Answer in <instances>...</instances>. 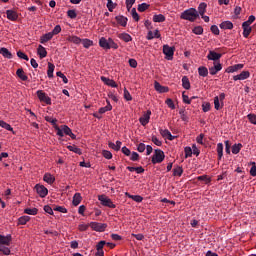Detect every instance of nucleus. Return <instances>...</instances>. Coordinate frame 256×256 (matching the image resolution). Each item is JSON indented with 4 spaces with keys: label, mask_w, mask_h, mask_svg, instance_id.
Returning <instances> with one entry per match:
<instances>
[{
    "label": "nucleus",
    "mask_w": 256,
    "mask_h": 256,
    "mask_svg": "<svg viewBox=\"0 0 256 256\" xmlns=\"http://www.w3.org/2000/svg\"><path fill=\"white\" fill-rule=\"evenodd\" d=\"M251 77V73L249 71H242L240 74L233 76L234 81H245V79H249Z\"/></svg>",
    "instance_id": "nucleus-9"
},
{
    "label": "nucleus",
    "mask_w": 256,
    "mask_h": 256,
    "mask_svg": "<svg viewBox=\"0 0 256 256\" xmlns=\"http://www.w3.org/2000/svg\"><path fill=\"white\" fill-rule=\"evenodd\" d=\"M0 253H3V255H11V250L8 247L0 246Z\"/></svg>",
    "instance_id": "nucleus-57"
},
{
    "label": "nucleus",
    "mask_w": 256,
    "mask_h": 256,
    "mask_svg": "<svg viewBox=\"0 0 256 256\" xmlns=\"http://www.w3.org/2000/svg\"><path fill=\"white\" fill-rule=\"evenodd\" d=\"M115 19L119 25H121L122 27H127V21H128L127 17L116 16Z\"/></svg>",
    "instance_id": "nucleus-26"
},
{
    "label": "nucleus",
    "mask_w": 256,
    "mask_h": 256,
    "mask_svg": "<svg viewBox=\"0 0 256 256\" xmlns=\"http://www.w3.org/2000/svg\"><path fill=\"white\" fill-rule=\"evenodd\" d=\"M198 181H204L207 184L211 183V178H209L207 175H202L197 177Z\"/></svg>",
    "instance_id": "nucleus-50"
},
{
    "label": "nucleus",
    "mask_w": 256,
    "mask_h": 256,
    "mask_svg": "<svg viewBox=\"0 0 256 256\" xmlns=\"http://www.w3.org/2000/svg\"><path fill=\"white\" fill-rule=\"evenodd\" d=\"M180 19L193 23L195 20L199 19V12L195 8L187 9L181 13Z\"/></svg>",
    "instance_id": "nucleus-1"
},
{
    "label": "nucleus",
    "mask_w": 256,
    "mask_h": 256,
    "mask_svg": "<svg viewBox=\"0 0 256 256\" xmlns=\"http://www.w3.org/2000/svg\"><path fill=\"white\" fill-rule=\"evenodd\" d=\"M221 57H222V54L217 53L213 50H210L207 55L208 61H214V63H217V61H219V59H221Z\"/></svg>",
    "instance_id": "nucleus-8"
},
{
    "label": "nucleus",
    "mask_w": 256,
    "mask_h": 256,
    "mask_svg": "<svg viewBox=\"0 0 256 256\" xmlns=\"http://www.w3.org/2000/svg\"><path fill=\"white\" fill-rule=\"evenodd\" d=\"M154 89L158 91V93H167L169 91L168 87L162 86L159 82H154Z\"/></svg>",
    "instance_id": "nucleus-18"
},
{
    "label": "nucleus",
    "mask_w": 256,
    "mask_h": 256,
    "mask_svg": "<svg viewBox=\"0 0 256 256\" xmlns=\"http://www.w3.org/2000/svg\"><path fill=\"white\" fill-rule=\"evenodd\" d=\"M53 39V33L49 32L41 36L40 43L45 44Z\"/></svg>",
    "instance_id": "nucleus-25"
},
{
    "label": "nucleus",
    "mask_w": 256,
    "mask_h": 256,
    "mask_svg": "<svg viewBox=\"0 0 256 256\" xmlns=\"http://www.w3.org/2000/svg\"><path fill=\"white\" fill-rule=\"evenodd\" d=\"M99 46L102 48V49H105L106 51L110 49V46H109V38H105V37H101L99 39Z\"/></svg>",
    "instance_id": "nucleus-16"
},
{
    "label": "nucleus",
    "mask_w": 256,
    "mask_h": 256,
    "mask_svg": "<svg viewBox=\"0 0 256 256\" xmlns=\"http://www.w3.org/2000/svg\"><path fill=\"white\" fill-rule=\"evenodd\" d=\"M127 197H129V199H132V201H135L136 203H141L143 201V198L139 195H131L129 193H126Z\"/></svg>",
    "instance_id": "nucleus-42"
},
{
    "label": "nucleus",
    "mask_w": 256,
    "mask_h": 256,
    "mask_svg": "<svg viewBox=\"0 0 256 256\" xmlns=\"http://www.w3.org/2000/svg\"><path fill=\"white\" fill-rule=\"evenodd\" d=\"M184 153H185V159H187L193 155V150L191 149V147L187 146L184 149Z\"/></svg>",
    "instance_id": "nucleus-51"
},
{
    "label": "nucleus",
    "mask_w": 256,
    "mask_h": 256,
    "mask_svg": "<svg viewBox=\"0 0 256 256\" xmlns=\"http://www.w3.org/2000/svg\"><path fill=\"white\" fill-rule=\"evenodd\" d=\"M214 66L209 68L210 75H217L221 69H223V66L219 62H214Z\"/></svg>",
    "instance_id": "nucleus-11"
},
{
    "label": "nucleus",
    "mask_w": 256,
    "mask_h": 256,
    "mask_svg": "<svg viewBox=\"0 0 256 256\" xmlns=\"http://www.w3.org/2000/svg\"><path fill=\"white\" fill-rule=\"evenodd\" d=\"M160 39L161 38V34L159 33V30H155V32L153 33V31H149L147 34L146 39H148V41H151L152 39Z\"/></svg>",
    "instance_id": "nucleus-19"
},
{
    "label": "nucleus",
    "mask_w": 256,
    "mask_h": 256,
    "mask_svg": "<svg viewBox=\"0 0 256 256\" xmlns=\"http://www.w3.org/2000/svg\"><path fill=\"white\" fill-rule=\"evenodd\" d=\"M163 53L166 56L165 59L173 61V55H175V47H171L167 44L163 46Z\"/></svg>",
    "instance_id": "nucleus-4"
},
{
    "label": "nucleus",
    "mask_w": 256,
    "mask_h": 256,
    "mask_svg": "<svg viewBox=\"0 0 256 256\" xmlns=\"http://www.w3.org/2000/svg\"><path fill=\"white\" fill-rule=\"evenodd\" d=\"M179 114H180L182 121H189V117H187V112H185L184 109H181L179 111Z\"/></svg>",
    "instance_id": "nucleus-58"
},
{
    "label": "nucleus",
    "mask_w": 256,
    "mask_h": 256,
    "mask_svg": "<svg viewBox=\"0 0 256 256\" xmlns=\"http://www.w3.org/2000/svg\"><path fill=\"white\" fill-rule=\"evenodd\" d=\"M165 161V152L161 149H156L154 151V155L152 156L153 165H157V163H163Z\"/></svg>",
    "instance_id": "nucleus-2"
},
{
    "label": "nucleus",
    "mask_w": 256,
    "mask_h": 256,
    "mask_svg": "<svg viewBox=\"0 0 256 256\" xmlns=\"http://www.w3.org/2000/svg\"><path fill=\"white\" fill-rule=\"evenodd\" d=\"M214 109H216V111L223 109V103L219 100V96L214 97Z\"/></svg>",
    "instance_id": "nucleus-32"
},
{
    "label": "nucleus",
    "mask_w": 256,
    "mask_h": 256,
    "mask_svg": "<svg viewBox=\"0 0 256 256\" xmlns=\"http://www.w3.org/2000/svg\"><path fill=\"white\" fill-rule=\"evenodd\" d=\"M43 179L49 185H53V183H55V177H53V175H51L50 173H46Z\"/></svg>",
    "instance_id": "nucleus-31"
},
{
    "label": "nucleus",
    "mask_w": 256,
    "mask_h": 256,
    "mask_svg": "<svg viewBox=\"0 0 256 256\" xmlns=\"http://www.w3.org/2000/svg\"><path fill=\"white\" fill-rule=\"evenodd\" d=\"M150 5L147 3H142L138 5V11L140 13H144V11H147V9H149Z\"/></svg>",
    "instance_id": "nucleus-47"
},
{
    "label": "nucleus",
    "mask_w": 256,
    "mask_h": 256,
    "mask_svg": "<svg viewBox=\"0 0 256 256\" xmlns=\"http://www.w3.org/2000/svg\"><path fill=\"white\" fill-rule=\"evenodd\" d=\"M149 119H151V110H147L142 117L139 118V122L143 127L149 123Z\"/></svg>",
    "instance_id": "nucleus-10"
},
{
    "label": "nucleus",
    "mask_w": 256,
    "mask_h": 256,
    "mask_svg": "<svg viewBox=\"0 0 256 256\" xmlns=\"http://www.w3.org/2000/svg\"><path fill=\"white\" fill-rule=\"evenodd\" d=\"M24 213H26V215H37L39 210L37 208H26L24 209Z\"/></svg>",
    "instance_id": "nucleus-43"
},
{
    "label": "nucleus",
    "mask_w": 256,
    "mask_h": 256,
    "mask_svg": "<svg viewBox=\"0 0 256 256\" xmlns=\"http://www.w3.org/2000/svg\"><path fill=\"white\" fill-rule=\"evenodd\" d=\"M242 29H243V37L247 39L249 35H251V32L253 31V28L249 24L242 23Z\"/></svg>",
    "instance_id": "nucleus-15"
},
{
    "label": "nucleus",
    "mask_w": 256,
    "mask_h": 256,
    "mask_svg": "<svg viewBox=\"0 0 256 256\" xmlns=\"http://www.w3.org/2000/svg\"><path fill=\"white\" fill-rule=\"evenodd\" d=\"M45 121H47V123H51V125H53L54 129L55 127H57V119L50 117V116H46L45 117Z\"/></svg>",
    "instance_id": "nucleus-46"
},
{
    "label": "nucleus",
    "mask_w": 256,
    "mask_h": 256,
    "mask_svg": "<svg viewBox=\"0 0 256 256\" xmlns=\"http://www.w3.org/2000/svg\"><path fill=\"white\" fill-rule=\"evenodd\" d=\"M217 153H218V159L221 160L223 158V143L217 144Z\"/></svg>",
    "instance_id": "nucleus-44"
},
{
    "label": "nucleus",
    "mask_w": 256,
    "mask_h": 256,
    "mask_svg": "<svg viewBox=\"0 0 256 256\" xmlns=\"http://www.w3.org/2000/svg\"><path fill=\"white\" fill-rule=\"evenodd\" d=\"M108 45L110 47V49H119V45L117 43H115V41L113 40V38H108Z\"/></svg>",
    "instance_id": "nucleus-48"
},
{
    "label": "nucleus",
    "mask_w": 256,
    "mask_h": 256,
    "mask_svg": "<svg viewBox=\"0 0 256 256\" xmlns=\"http://www.w3.org/2000/svg\"><path fill=\"white\" fill-rule=\"evenodd\" d=\"M241 149H243V144H241V143L234 144V145L232 146V153H233V155L239 154V152L241 151Z\"/></svg>",
    "instance_id": "nucleus-36"
},
{
    "label": "nucleus",
    "mask_w": 256,
    "mask_h": 256,
    "mask_svg": "<svg viewBox=\"0 0 256 256\" xmlns=\"http://www.w3.org/2000/svg\"><path fill=\"white\" fill-rule=\"evenodd\" d=\"M12 239L11 234H8L7 236L0 235V246L6 245L9 247Z\"/></svg>",
    "instance_id": "nucleus-12"
},
{
    "label": "nucleus",
    "mask_w": 256,
    "mask_h": 256,
    "mask_svg": "<svg viewBox=\"0 0 256 256\" xmlns=\"http://www.w3.org/2000/svg\"><path fill=\"white\" fill-rule=\"evenodd\" d=\"M198 75L200 77H207V75H209V69H207L205 66H200L198 68Z\"/></svg>",
    "instance_id": "nucleus-28"
},
{
    "label": "nucleus",
    "mask_w": 256,
    "mask_h": 256,
    "mask_svg": "<svg viewBox=\"0 0 256 256\" xmlns=\"http://www.w3.org/2000/svg\"><path fill=\"white\" fill-rule=\"evenodd\" d=\"M207 11V4L205 2H202L198 6V15H205Z\"/></svg>",
    "instance_id": "nucleus-33"
},
{
    "label": "nucleus",
    "mask_w": 256,
    "mask_h": 256,
    "mask_svg": "<svg viewBox=\"0 0 256 256\" xmlns=\"http://www.w3.org/2000/svg\"><path fill=\"white\" fill-rule=\"evenodd\" d=\"M98 201L101 202V205L104 207H109L110 209H115L117 207L111 199L105 195H100L98 196Z\"/></svg>",
    "instance_id": "nucleus-3"
},
{
    "label": "nucleus",
    "mask_w": 256,
    "mask_h": 256,
    "mask_svg": "<svg viewBox=\"0 0 256 256\" xmlns=\"http://www.w3.org/2000/svg\"><path fill=\"white\" fill-rule=\"evenodd\" d=\"M0 55L4 56L5 59H13V54L5 47L0 48Z\"/></svg>",
    "instance_id": "nucleus-21"
},
{
    "label": "nucleus",
    "mask_w": 256,
    "mask_h": 256,
    "mask_svg": "<svg viewBox=\"0 0 256 256\" xmlns=\"http://www.w3.org/2000/svg\"><path fill=\"white\" fill-rule=\"evenodd\" d=\"M251 165H252V167L250 169V175L252 177H256V165H255V162H251Z\"/></svg>",
    "instance_id": "nucleus-64"
},
{
    "label": "nucleus",
    "mask_w": 256,
    "mask_h": 256,
    "mask_svg": "<svg viewBox=\"0 0 256 256\" xmlns=\"http://www.w3.org/2000/svg\"><path fill=\"white\" fill-rule=\"evenodd\" d=\"M67 41H69V43H74V45H81L82 39L78 36H69Z\"/></svg>",
    "instance_id": "nucleus-30"
},
{
    "label": "nucleus",
    "mask_w": 256,
    "mask_h": 256,
    "mask_svg": "<svg viewBox=\"0 0 256 256\" xmlns=\"http://www.w3.org/2000/svg\"><path fill=\"white\" fill-rule=\"evenodd\" d=\"M245 67L244 64H236L233 66H230L226 69V73H237V71H241Z\"/></svg>",
    "instance_id": "nucleus-14"
},
{
    "label": "nucleus",
    "mask_w": 256,
    "mask_h": 256,
    "mask_svg": "<svg viewBox=\"0 0 256 256\" xmlns=\"http://www.w3.org/2000/svg\"><path fill=\"white\" fill-rule=\"evenodd\" d=\"M192 31L195 35H203V27L201 26L194 27Z\"/></svg>",
    "instance_id": "nucleus-55"
},
{
    "label": "nucleus",
    "mask_w": 256,
    "mask_h": 256,
    "mask_svg": "<svg viewBox=\"0 0 256 256\" xmlns=\"http://www.w3.org/2000/svg\"><path fill=\"white\" fill-rule=\"evenodd\" d=\"M131 15L134 21H139V13H137V9L132 8Z\"/></svg>",
    "instance_id": "nucleus-62"
},
{
    "label": "nucleus",
    "mask_w": 256,
    "mask_h": 256,
    "mask_svg": "<svg viewBox=\"0 0 256 256\" xmlns=\"http://www.w3.org/2000/svg\"><path fill=\"white\" fill-rule=\"evenodd\" d=\"M67 16L70 19H76L77 18V12L75 10H68L67 11Z\"/></svg>",
    "instance_id": "nucleus-61"
},
{
    "label": "nucleus",
    "mask_w": 256,
    "mask_h": 256,
    "mask_svg": "<svg viewBox=\"0 0 256 256\" xmlns=\"http://www.w3.org/2000/svg\"><path fill=\"white\" fill-rule=\"evenodd\" d=\"M102 155L105 159H113V154L109 150H103Z\"/></svg>",
    "instance_id": "nucleus-60"
},
{
    "label": "nucleus",
    "mask_w": 256,
    "mask_h": 256,
    "mask_svg": "<svg viewBox=\"0 0 256 256\" xmlns=\"http://www.w3.org/2000/svg\"><path fill=\"white\" fill-rule=\"evenodd\" d=\"M220 29H233V22L231 21H224L220 24Z\"/></svg>",
    "instance_id": "nucleus-35"
},
{
    "label": "nucleus",
    "mask_w": 256,
    "mask_h": 256,
    "mask_svg": "<svg viewBox=\"0 0 256 256\" xmlns=\"http://www.w3.org/2000/svg\"><path fill=\"white\" fill-rule=\"evenodd\" d=\"M37 54L39 55L40 59H45L47 57V50L43 45H39L37 49Z\"/></svg>",
    "instance_id": "nucleus-22"
},
{
    "label": "nucleus",
    "mask_w": 256,
    "mask_h": 256,
    "mask_svg": "<svg viewBox=\"0 0 256 256\" xmlns=\"http://www.w3.org/2000/svg\"><path fill=\"white\" fill-rule=\"evenodd\" d=\"M101 81L105 84L108 85V87H117V82H115L114 80H111L105 76H101Z\"/></svg>",
    "instance_id": "nucleus-17"
},
{
    "label": "nucleus",
    "mask_w": 256,
    "mask_h": 256,
    "mask_svg": "<svg viewBox=\"0 0 256 256\" xmlns=\"http://www.w3.org/2000/svg\"><path fill=\"white\" fill-rule=\"evenodd\" d=\"M31 221V217L29 216H22L18 218V225H27Z\"/></svg>",
    "instance_id": "nucleus-37"
},
{
    "label": "nucleus",
    "mask_w": 256,
    "mask_h": 256,
    "mask_svg": "<svg viewBox=\"0 0 256 256\" xmlns=\"http://www.w3.org/2000/svg\"><path fill=\"white\" fill-rule=\"evenodd\" d=\"M67 149H68L69 151H72L73 153H76L77 155H83V152L81 151V149L78 148V147L75 146V145L67 146Z\"/></svg>",
    "instance_id": "nucleus-41"
},
{
    "label": "nucleus",
    "mask_w": 256,
    "mask_h": 256,
    "mask_svg": "<svg viewBox=\"0 0 256 256\" xmlns=\"http://www.w3.org/2000/svg\"><path fill=\"white\" fill-rule=\"evenodd\" d=\"M54 71H55V64L49 62L48 63V71H47V75H48L49 79H52Z\"/></svg>",
    "instance_id": "nucleus-38"
},
{
    "label": "nucleus",
    "mask_w": 256,
    "mask_h": 256,
    "mask_svg": "<svg viewBox=\"0 0 256 256\" xmlns=\"http://www.w3.org/2000/svg\"><path fill=\"white\" fill-rule=\"evenodd\" d=\"M81 43L85 49H89V47H93V41L90 39H87V38L82 39Z\"/></svg>",
    "instance_id": "nucleus-40"
},
{
    "label": "nucleus",
    "mask_w": 256,
    "mask_h": 256,
    "mask_svg": "<svg viewBox=\"0 0 256 256\" xmlns=\"http://www.w3.org/2000/svg\"><path fill=\"white\" fill-rule=\"evenodd\" d=\"M124 99L126 101H133V97L131 96V93H129V90H127V88H124Z\"/></svg>",
    "instance_id": "nucleus-52"
},
{
    "label": "nucleus",
    "mask_w": 256,
    "mask_h": 256,
    "mask_svg": "<svg viewBox=\"0 0 256 256\" xmlns=\"http://www.w3.org/2000/svg\"><path fill=\"white\" fill-rule=\"evenodd\" d=\"M17 57H19V59H24V61H29V56H27L23 51H18Z\"/></svg>",
    "instance_id": "nucleus-56"
},
{
    "label": "nucleus",
    "mask_w": 256,
    "mask_h": 256,
    "mask_svg": "<svg viewBox=\"0 0 256 256\" xmlns=\"http://www.w3.org/2000/svg\"><path fill=\"white\" fill-rule=\"evenodd\" d=\"M112 109H113V106L111 105V102L107 100V105L105 107L99 108L98 113L100 115H103V113H107V111H111Z\"/></svg>",
    "instance_id": "nucleus-24"
},
{
    "label": "nucleus",
    "mask_w": 256,
    "mask_h": 256,
    "mask_svg": "<svg viewBox=\"0 0 256 256\" xmlns=\"http://www.w3.org/2000/svg\"><path fill=\"white\" fill-rule=\"evenodd\" d=\"M16 75L19 77V79H21V81H28L29 79V77L25 74V71H23V68H19L16 71Z\"/></svg>",
    "instance_id": "nucleus-23"
},
{
    "label": "nucleus",
    "mask_w": 256,
    "mask_h": 256,
    "mask_svg": "<svg viewBox=\"0 0 256 256\" xmlns=\"http://www.w3.org/2000/svg\"><path fill=\"white\" fill-rule=\"evenodd\" d=\"M90 227L93 231H97L99 233H103L105 229H107V224L99 223V222H90Z\"/></svg>",
    "instance_id": "nucleus-5"
},
{
    "label": "nucleus",
    "mask_w": 256,
    "mask_h": 256,
    "mask_svg": "<svg viewBox=\"0 0 256 256\" xmlns=\"http://www.w3.org/2000/svg\"><path fill=\"white\" fill-rule=\"evenodd\" d=\"M182 87L183 89L189 90L191 89V82L187 76L182 77Z\"/></svg>",
    "instance_id": "nucleus-29"
},
{
    "label": "nucleus",
    "mask_w": 256,
    "mask_h": 256,
    "mask_svg": "<svg viewBox=\"0 0 256 256\" xmlns=\"http://www.w3.org/2000/svg\"><path fill=\"white\" fill-rule=\"evenodd\" d=\"M0 127H2V129H6V131H13V127L3 120H0Z\"/></svg>",
    "instance_id": "nucleus-45"
},
{
    "label": "nucleus",
    "mask_w": 256,
    "mask_h": 256,
    "mask_svg": "<svg viewBox=\"0 0 256 256\" xmlns=\"http://www.w3.org/2000/svg\"><path fill=\"white\" fill-rule=\"evenodd\" d=\"M105 245H107V242L105 240L98 242V244L96 245L97 251L104 252L103 247H105Z\"/></svg>",
    "instance_id": "nucleus-49"
},
{
    "label": "nucleus",
    "mask_w": 256,
    "mask_h": 256,
    "mask_svg": "<svg viewBox=\"0 0 256 256\" xmlns=\"http://www.w3.org/2000/svg\"><path fill=\"white\" fill-rule=\"evenodd\" d=\"M56 75L62 79L63 83H69V79H67V76H65V74H63L61 71L57 72Z\"/></svg>",
    "instance_id": "nucleus-54"
},
{
    "label": "nucleus",
    "mask_w": 256,
    "mask_h": 256,
    "mask_svg": "<svg viewBox=\"0 0 256 256\" xmlns=\"http://www.w3.org/2000/svg\"><path fill=\"white\" fill-rule=\"evenodd\" d=\"M181 175H183V167L177 166L176 168L173 169L174 177H181Z\"/></svg>",
    "instance_id": "nucleus-39"
},
{
    "label": "nucleus",
    "mask_w": 256,
    "mask_h": 256,
    "mask_svg": "<svg viewBox=\"0 0 256 256\" xmlns=\"http://www.w3.org/2000/svg\"><path fill=\"white\" fill-rule=\"evenodd\" d=\"M81 201H83V197H81V193H75L72 201L74 207H77V205H79Z\"/></svg>",
    "instance_id": "nucleus-27"
},
{
    "label": "nucleus",
    "mask_w": 256,
    "mask_h": 256,
    "mask_svg": "<svg viewBox=\"0 0 256 256\" xmlns=\"http://www.w3.org/2000/svg\"><path fill=\"white\" fill-rule=\"evenodd\" d=\"M36 95L42 103H46V105H51V98L47 96V94L43 92V90H38L36 92Z\"/></svg>",
    "instance_id": "nucleus-6"
},
{
    "label": "nucleus",
    "mask_w": 256,
    "mask_h": 256,
    "mask_svg": "<svg viewBox=\"0 0 256 256\" xmlns=\"http://www.w3.org/2000/svg\"><path fill=\"white\" fill-rule=\"evenodd\" d=\"M6 16L9 21H17L19 19V14L15 10H6Z\"/></svg>",
    "instance_id": "nucleus-13"
},
{
    "label": "nucleus",
    "mask_w": 256,
    "mask_h": 256,
    "mask_svg": "<svg viewBox=\"0 0 256 256\" xmlns=\"http://www.w3.org/2000/svg\"><path fill=\"white\" fill-rule=\"evenodd\" d=\"M154 23H164L165 21V15L163 14H155L153 16Z\"/></svg>",
    "instance_id": "nucleus-34"
},
{
    "label": "nucleus",
    "mask_w": 256,
    "mask_h": 256,
    "mask_svg": "<svg viewBox=\"0 0 256 256\" xmlns=\"http://www.w3.org/2000/svg\"><path fill=\"white\" fill-rule=\"evenodd\" d=\"M247 119L252 123V125H256V115L255 114H248Z\"/></svg>",
    "instance_id": "nucleus-63"
},
{
    "label": "nucleus",
    "mask_w": 256,
    "mask_h": 256,
    "mask_svg": "<svg viewBox=\"0 0 256 256\" xmlns=\"http://www.w3.org/2000/svg\"><path fill=\"white\" fill-rule=\"evenodd\" d=\"M53 211H58L59 213H67V208L63 206H54Z\"/></svg>",
    "instance_id": "nucleus-59"
},
{
    "label": "nucleus",
    "mask_w": 256,
    "mask_h": 256,
    "mask_svg": "<svg viewBox=\"0 0 256 256\" xmlns=\"http://www.w3.org/2000/svg\"><path fill=\"white\" fill-rule=\"evenodd\" d=\"M35 189L39 197H41L42 199L47 197V195L49 194V190L43 185L36 184Z\"/></svg>",
    "instance_id": "nucleus-7"
},
{
    "label": "nucleus",
    "mask_w": 256,
    "mask_h": 256,
    "mask_svg": "<svg viewBox=\"0 0 256 256\" xmlns=\"http://www.w3.org/2000/svg\"><path fill=\"white\" fill-rule=\"evenodd\" d=\"M202 110L204 111V113H208V111H211V103L204 102L202 104Z\"/></svg>",
    "instance_id": "nucleus-53"
},
{
    "label": "nucleus",
    "mask_w": 256,
    "mask_h": 256,
    "mask_svg": "<svg viewBox=\"0 0 256 256\" xmlns=\"http://www.w3.org/2000/svg\"><path fill=\"white\" fill-rule=\"evenodd\" d=\"M118 39H121V41H124L125 43L133 41V37H131L128 33L125 32L118 34Z\"/></svg>",
    "instance_id": "nucleus-20"
}]
</instances>
